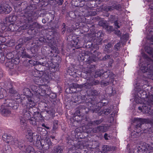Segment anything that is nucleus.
Segmentation results:
<instances>
[{
	"label": "nucleus",
	"mask_w": 153,
	"mask_h": 153,
	"mask_svg": "<svg viewBox=\"0 0 153 153\" xmlns=\"http://www.w3.org/2000/svg\"><path fill=\"white\" fill-rule=\"evenodd\" d=\"M136 151L137 153H147V152L145 150L144 147H143L142 145L135 148L134 149V152H135Z\"/></svg>",
	"instance_id": "6ab92c4d"
},
{
	"label": "nucleus",
	"mask_w": 153,
	"mask_h": 153,
	"mask_svg": "<svg viewBox=\"0 0 153 153\" xmlns=\"http://www.w3.org/2000/svg\"><path fill=\"white\" fill-rule=\"evenodd\" d=\"M111 148L107 145H104L102 147V150L104 152L111 151Z\"/></svg>",
	"instance_id": "58836bf2"
},
{
	"label": "nucleus",
	"mask_w": 153,
	"mask_h": 153,
	"mask_svg": "<svg viewBox=\"0 0 153 153\" xmlns=\"http://www.w3.org/2000/svg\"><path fill=\"white\" fill-rule=\"evenodd\" d=\"M23 92L24 95L27 96L28 95L29 93H30V90L27 88L24 89Z\"/></svg>",
	"instance_id": "5fc2aeb1"
},
{
	"label": "nucleus",
	"mask_w": 153,
	"mask_h": 153,
	"mask_svg": "<svg viewBox=\"0 0 153 153\" xmlns=\"http://www.w3.org/2000/svg\"><path fill=\"white\" fill-rule=\"evenodd\" d=\"M9 92L11 94H14L16 93V91L14 90L12 88H10L9 89Z\"/></svg>",
	"instance_id": "bf43d9fd"
},
{
	"label": "nucleus",
	"mask_w": 153,
	"mask_h": 153,
	"mask_svg": "<svg viewBox=\"0 0 153 153\" xmlns=\"http://www.w3.org/2000/svg\"><path fill=\"white\" fill-rule=\"evenodd\" d=\"M58 121L54 120L53 123V129L54 130H56L58 127Z\"/></svg>",
	"instance_id": "79ce46f5"
},
{
	"label": "nucleus",
	"mask_w": 153,
	"mask_h": 153,
	"mask_svg": "<svg viewBox=\"0 0 153 153\" xmlns=\"http://www.w3.org/2000/svg\"><path fill=\"white\" fill-rule=\"evenodd\" d=\"M33 116L35 118L37 119L39 121L41 120L42 119V117L39 111L37 112Z\"/></svg>",
	"instance_id": "72a5a7b5"
},
{
	"label": "nucleus",
	"mask_w": 153,
	"mask_h": 153,
	"mask_svg": "<svg viewBox=\"0 0 153 153\" xmlns=\"http://www.w3.org/2000/svg\"><path fill=\"white\" fill-rule=\"evenodd\" d=\"M26 120H27L25 119H23L22 118L20 120L21 124L23 125V126H22V127H24V128H26V126H27V124L26 123Z\"/></svg>",
	"instance_id": "c03bdc74"
},
{
	"label": "nucleus",
	"mask_w": 153,
	"mask_h": 153,
	"mask_svg": "<svg viewBox=\"0 0 153 153\" xmlns=\"http://www.w3.org/2000/svg\"><path fill=\"white\" fill-rule=\"evenodd\" d=\"M63 25H64V27L62 28V31L63 33H65V31L66 30V29H68V27L66 26V27H65V24L64 23Z\"/></svg>",
	"instance_id": "69168bd1"
},
{
	"label": "nucleus",
	"mask_w": 153,
	"mask_h": 153,
	"mask_svg": "<svg viewBox=\"0 0 153 153\" xmlns=\"http://www.w3.org/2000/svg\"><path fill=\"white\" fill-rule=\"evenodd\" d=\"M34 138H35V141H36V146L39 148H40V145L41 144V137L38 135L36 133L34 134Z\"/></svg>",
	"instance_id": "4be33fe9"
},
{
	"label": "nucleus",
	"mask_w": 153,
	"mask_h": 153,
	"mask_svg": "<svg viewBox=\"0 0 153 153\" xmlns=\"http://www.w3.org/2000/svg\"><path fill=\"white\" fill-rule=\"evenodd\" d=\"M121 47L120 42H119L115 45L114 47L116 51H117L120 50Z\"/></svg>",
	"instance_id": "37998d69"
},
{
	"label": "nucleus",
	"mask_w": 153,
	"mask_h": 153,
	"mask_svg": "<svg viewBox=\"0 0 153 153\" xmlns=\"http://www.w3.org/2000/svg\"><path fill=\"white\" fill-rule=\"evenodd\" d=\"M110 73V71L108 70L105 72H103V73L102 74V75L104 78H108Z\"/></svg>",
	"instance_id": "8fccbe9b"
},
{
	"label": "nucleus",
	"mask_w": 153,
	"mask_h": 153,
	"mask_svg": "<svg viewBox=\"0 0 153 153\" xmlns=\"http://www.w3.org/2000/svg\"><path fill=\"white\" fill-rule=\"evenodd\" d=\"M12 8L6 4H0V14H8L12 10Z\"/></svg>",
	"instance_id": "1a4fd4ad"
},
{
	"label": "nucleus",
	"mask_w": 153,
	"mask_h": 153,
	"mask_svg": "<svg viewBox=\"0 0 153 153\" xmlns=\"http://www.w3.org/2000/svg\"><path fill=\"white\" fill-rule=\"evenodd\" d=\"M111 57L109 55H106L104 56L102 59L103 60H106L108 59H109L111 58Z\"/></svg>",
	"instance_id": "e2e57ef3"
},
{
	"label": "nucleus",
	"mask_w": 153,
	"mask_h": 153,
	"mask_svg": "<svg viewBox=\"0 0 153 153\" xmlns=\"http://www.w3.org/2000/svg\"><path fill=\"white\" fill-rule=\"evenodd\" d=\"M68 72L71 75H74L76 73V71H75L74 68H71L68 70Z\"/></svg>",
	"instance_id": "a19ab883"
},
{
	"label": "nucleus",
	"mask_w": 153,
	"mask_h": 153,
	"mask_svg": "<svg viewBox=\"0 0 153 153\" xmlns=\"http://www.w3.org/2000/svg\"><path fill=\"white\" fill-rule=\"evenodd\" d=\"M39 149H43L45 150H48L52 147V143L50 139H41V144Z\"/></svg>",
	"instance_id": "0eeeda50"
},
{
	"label": "nucleus",
	"mask_w": 153,
	"mask_h": 153,
	"mask_svg": "<svg viewBox=\"0 0 153 153\" xmlns=\"http://www.w3.org/2000/svg\"><path fill=\"white\" fill-rule=\"evenodd\" d=\"M23 116L24 118L26 120H28L31 118V114L26 108L23 110Z\"/></svg>",
	"instance_id": "f3484780"
},
{
	"label": "nucleus",
	"mask_w": 153,
	"mask_h": 153,
	"mask_svg": "<svg viewBox=\"0 0 153 153\" xmlns=\"http://www.w3.org/2000/svg\"><path fill=\"white\" fill-rule=\"evenodd\" d=\"M87 70H86L85 71L86 73L87 74V76H88V77H90L91 76V73L95 70L94 66V65H91L89 68V69L87 71Z\"/></svg>",
	"instance_id": "393cba45"
},
{
	"label": "nucleus",
	"mask_w": 153,
	"mask_h": 153,
	"mask_svg": "<svg viewBox=\"0 0 153 153\" xmlns=\"http://www.w3.org/2000/svg\"><path fill=\"white\" fill-rule=\"evenodd\" d=\"M33 27L31 28V30H33L34 28L39 29L41 27V26L40 25H39L36 22H34L32 25Z\"/></svg>",
	"instance_id": "e433bc0d"
},
{
	"label": "nucleus",
	"mask_w": 153,
	"mask_h": 153,
	"mask_svg": "<svg viewBox=\"0 0 153 153\" xmlns=\"http://www.w3.org/2000/svg\"><path fill=\"white\" fill-rule=\"evenodd\" d=\"M137 91L138 92L137 93V95L141 98L144 99L147 97L146 95V91L140 88L139 87H137Z\"/></svg>",
	"instance_id": "ddd939ff"
},
{
	"label": "nucleus",
	"mask_w": 153,
	"mask_h": 153,
	"mask_svg": "<svg viewBox=\"0 0 153 153\" xmlns=\"http://www.w3.org/2000/svg\"><path fill=\"white\" fill-rule=\"evenodd\" d=\"M142 145L143 147H144L145 150L147 152V153H152L150 152H149V151L153 150V147H152L146 143H143Z\"/></svg>",
	"instance_id": "412c9836"
},
{
	"label": "nucleus",
	"mask_w": 153,
	"mask_h": 153,
	"mask_svg": "<svg viewBox=\"0 0 153 153\" xmlns=\"http://www.w3.org/2000/svg\"><path fill=\"white\" fill-rule=\"evenodd\" d=\"M63 152V147L57 146H55L51 151V153H62Z\"/></svg>",
	"instance_id": "dca6fc26"
},
{
	"label": "nucleus",
	"mask_w": 153,
	"mask_h": 153,
	"mask_svg": "<svg viewBox=\"0 0 153 153\" xmlns=\"http://www.w3.org/2000/svg\"><path fill=\"white\" fill-rule=\"evenodd\" d=\"M146 103V105L143 106V109L146 111V113L153 115V110L151 108V105H153V95L149 96Z\"/></svg>",
	"instance_id": "39448f33"
},
{
	"label": "nucleus",
	"mask_w": 153,
	"mask_h": 153,
	"mask_svg": "<svg viewBox=\"0 0 153 153\" xmlns=\"http://www.w3.org/2000/svg\"><path fill=\"white\" fill-rule=\"evenodd\" d=\"M113 10L116 9L117 10H119L121 8V6L120 4H117L115 2H114L112 5Z\"/></svg>",
	"instance_id": "4c0bfd02"
},
{
	"label": "nucleus",
	"mask_w": 153,
	"mask_h": 153,
	"mask_svg": "<svg viewBox=\"0 0 153 153\" xmlns=\"http://www.w3.org/2000/svg\"><path fill=\"white\" fill-rule=\"evenodd\" d=\"M3 140L7 143L13 145L18 146L20 150L25 148L23 142L22 140H18L17 138H13L10 135L5 134L2 136Z\"/></svg>",
	"instance_id": "7ed1b4c3"
},
{
	"label": "nucleus",
	"mask_w": 153,
	"mask_h": 153,
	"mask_svg": "<svg viewBox=\"0 0 153 153\" xmlns=\"http://www.w3.org/2000/svg\"><path fill=\"white\" fill-rule=\"evenodd\" d=\"M108 127L104 126H99L92 129L90 128L89 131L91 130L93 133L98 132H106L108 130Z\"/></svg>",
	"instance_id": "f8f14e48"
},
{
	"label": "nucleus",
	"mask_w": 153,
	"mask_h": 153,
	"mask_svg": "<svg viewBox=\"0 0 153 153\" xmlns=\"http://www.w3.org/2000/svg\"><path fill=\"white\" fill-rule=\"evenodd\" d=\"M5 60V56L2 53H0V62L3 63Z\"/></svg>",
	"instance_id": "6e6d98bb"
},
{
	"label": "nucleus",
	"mask_w": 153,
	"mask_h": 153,
	"mask_svg": "<svg viewBox=\"0 0 153 153\" xmlns=\"http://www.w3.org/2000/svg\"><path fill=\"white\" fill-rule=\"evenodd\" d=\"M145 51L150 56H151L152 58L148 57L145 54L143 55V57L147 61L146 64H142L140 67L142 71L146 73L147 77L153 80V59L152 56H153V49L149 47H146L145 48Z\"/></svg>",
	"instance_id": "f257e3e1"
},
{
	"label": "nucleus",
	"mask_w": 153,
	"mask_h": 153,
	"mask_svg": "<svg viewBox=\"0 0 153 153\" xmlns=\"http://www.w3.org/2000/svg\"><path fill=\"white\" fill-rule=\"evenodd\" d=\"M83 57V60L85 62H88V63H90V54L88 55L86 53H85L84 56H82Z\"/></svg>",
	"instance_id": "c756f323"
},
{
	"label": "nucleus",
	"mask_w": 153,
	"mask_h": 153,
	"mask_svg": "<svg viewBox=\"0 0 153 153\" xmlns=\"http://www.w3.org/2000/svg\"><path fill=\"white\" fill-rule=\"evenodd\" d=\"M98 92L96 90H92L91 92V94L92 96H97L98 95Z\"/></svg>",
	"instance_id": "13d9d810"
},
{
	"label": "nucleus",
	"mask_w": 153,
	"mask_h": 153,
	"mask_svg": "<svg viewBox=\"0 0 153 153\" xmlns=\"http://www.w3.org/2000/svg\"><path fill=\"white\" fill-rule=\"evenodd\" d=\"M14 59L8 60L5 63V66L7 67L12 69L14 66Z\"/></svg>",
	"instance_id": "aec40b11"
},
{
	"label": "nucleus",
	"mask_w": 153,
	"mask_h": 153,
	"mask_svg": "<svg viewBox=\"0 0 153 153\" xmlns=\"http://www.w3.org/2000/svg\"><path fill=\"white\" fill-rule=\"evenodd\" d=\"M96 105H94V107L91 108V110L93 111V112L97 113L101 109V107L99 106L100 103L96 102Z\"/></svg>",
	"instance_id": "5701e85b"
},
{
	"label": "nucleus",
	"mask_w": 153,
	"mask_h": 153,
	"mask_svg": "<svg viewBox=\"0 0 153 153\" xmlns=\"http://www.w3.org/2000/svg\"><path fill=\"white\" fill-rule=\"evenodd\" d=\"M114 33L115 34H117L119 36H121V33L120 31L119 30H115Z\"/></svg>",
	"instance_id": "0e129e2a"
},
{
	"label": "nucleus",
	"mask_w": 153,
	"mask_h": 153,
	"mask_svg": "<svg viewBox=\"0 0 153 153\" xmlns=\"http://www.w3.org/2000/svg\"><path fill=\"white\" fill-rule=\"evenodd\" d=\"M92 86L98 85L100 83V82L98 80H96L91 82Z\"/></svg>",
	"instance_id": "052dcab7"
},
{
	"label": "nucleus",
	"mask_w": 153,
	"mask_h": 153,
	"mask_svg": "<svg viewBox=\"0 0 153 153\" xmlns=\"http://www.w3.org/2000/svg\"><path fill=\"white\" fill-rule=\"evenodd\" d=\"M6 90L0 86V99H1L6 97Z\"/></svg>",
	"instance_id": "cd10ccee"
},
{
	"label": "nucleus",
	"mask_w": 153,
	"mask_h": 153,
	"mask_svg": "<svg viewBox=\"0 0 153 153\" xmlns=\"http://www.w3.org/2000/svg\"><path fill=\"white\" fill-rule=\"evenodd\" d=\"M13 96L14 98V100L15 99H19L21 101V100H22L21 99H20V97L19 94L17 92L15 94H13Z\"/></svg>",
	"instance_id": "09e8293b"
},
{
	"label": "nucleus",
	"mask_w": 153,
	"mask_h": 153,
	"mask_svg": "<svg viewBox=\"0 0 153 153\" xmlns=\"http://www.w3.org/2000/svg\"><path fill=\"white\" fill-rule=\"evenodd\" d=\"M106 26L105 29L106 30L108 31V32H111L113 30V27L112 26L107 25Z\"/></svg>",
	"instance_id": "864d4df0"
},
{
	"label": "nucleus",
	"mask_w": 153,
	"mask_h": 153,
	"mask_svg": "<svg viewBox=\"0 0 153 153\" xmlns=\"http://www.w3.org/2000/svg\"><path fill=\"white\" fill-rule=\"evenodd\" d=\"M111 112V110L109 109H104L101 111L100 112H99V115H101L103 114L105 115H108Z\"/></svg>",
	"instance_id": "c85d7f7f"
},
{
	"label": "nucleus",
	"mask_w": 153,
	"mask_h": 153,
	"mask_svg": "<svg viewBox=\"0 0 153 153\" xmlns=\"http://www.w3.org/2000/svg\"><path fill=\"white\" fill-rule=\"evenodd\" d=\"M117 19L115 16L111 15L109 18V21L111 23H114L118 20Z\"/></svg>",
	"instance_id": "c9c22d12"
},
{
	"label": "nucleus",
	"mask_w": 153,
	"mask_h": 153,
	"mask_svg": "<svg viewBox=\"0 0 153 153\" xmlns=\"http://www.w3.org/2000/svg\"><path fill=\"white\" fill-rule=\"evenodd\" d=\"M149 122H151L152 123V126L149 129L148 131L149 133L150 132H153V120L151 121L148 119L134 118V123L136 124L135 127L137 129L139 130H137V131L136 130V132L139 133L141 131L140 128L142 124Z\"/></svg>",
	"instance_id": "20e7f679"
},
{
	"label": "nucleus",
	"mask_w": 153,
	"mask_h": 153,
	"mask_svg": "<svg viewBox=\"0 0 153 153\" xmlns=\"http://www.w3.org/2000/svg\"><path fill=\"white\" fill-rule=\"evenodd\" d=\"M6 57L8 60L13 59V55L11 53H7L6 55Z\"/></svg>",
	"instance_id": "de8ad7c7"
},
{
	"label": "nucleus",
	"mask_w": 153,
	"mask_h": 153,
	"mask_svg": "<svg viewBox=\"0 0 153 153\" xmlns=\"http://www.w3.org/2000/svg\"><path fill=\"white\" fill-rule=\"evenodd\" d=\"M90 63L92 62V61L96 62L98 60L97 56L96 54H90Z\"/></svg>",
	"instance_id": "473e14b6"
},
{
	"label": "nucleus",
	"mask_w": 153,
	"mask_h": 153,
	"mask_svg": "<svg viewBox=\"0 0 153 153\" xmlns=\"http://www.w3.org/2000/svg\"><path fill=\"white\" fill-rule=\"evenodd\" d=\"M27 132L28 134L29 135L30 137L33 136H34V134H36L35 133H33V132L30 129H28L27 131Z\"/></svg>",
	"instance_id": "4d7b16f0"
},
{
	"label": "nucleus",
	"mask_w": 153,
	"mask_h": 153,
	"mask_svg": "<svg viewBox=\"0 0 153 153\" xmlns=\"http://www.w3.org/2000/svg\"><path fill=\"white\" fill-rule=\"evenodd\" d=\"M115 27L117 29L120 27V26L118 25V23L117 22V20L114 23Z\"/></svg>",
	"instance_id": "338daca9"
},
{
	"label": "nucleus",
	"mask_w": 153,
	"mask_h": 153,
	"mask_svg": "<svg viewBox=\"0 0 153 153\" xmlns=\"http://www.w3.org/2000/svg\"><path fill=\"white\" fill-rule=\"evenodd\" d=\"M103 73V71L102 70H97L95 73L94 77L95 78H97L98 77L102 75V74Z\"/></svg>",
	"instance_id": "7c9ffc66"
},
{
	"label": "nucleus",
	"mask_w": 153,
	"mask_h": 153,
	"mask_svg": "<svg viewBox=\"0 0 153 153\" xmlns=\"http://www.w3.org/2000/svg\"><path fill=\"white\" fill-rule=\"evenodd\" d=\"M88 110L89 109L87 108L84 106L80 105L79 106L78 109L74 113V115L75 117L76 116L79 117L84 115L87 114L88 111L87 110Z\"/></svg>",
	"instance_id": "6e6552de"
},
{
	"label": "nucleus",
	"mask_w": 153,
	"mask_h": 153,
	"mask_svg": "<svg viewBox=\"0 0 153 153\" xmlns=\"http://www.w3.org/2000/svg\"><path fill=\"white\" fill-rule=\"evenodd\" d=\"M92 86L91 82H86L84 84L79 85L76 83H73L72 85L70 86V89L72 91H74L73 90H75L77 88H85L87 89H90L91 88Z\"/></svg>",
	"instance_id": "423d86ee"
},
{
	"label": "nucleus",
	"mask_w": 153,
	"mask_h": 153,
	"mask_svg": "<svg viewBox=\"0 0 153 153\" xmlns=\"http://www.w3.org/2000/svg\"><path fill=\"white\" fill-rule=\"evenodd\" d=\"M96 101L95 100H91L90 102L89 101L86 103V105L88 106L87 108L90 111H91V108L94 107V105H96Z\"/></svg>",
	"instance_id": "b1692460"
},
{
	"label": "nucleus",
	"mask_w": 153,
	"mask_h": 153,
	"mask_svg": "<svg viewBox=\"0 0 153 153\" xmlns=\"http://www.w3.org/2000/svg\"><path fill=\"white\" fill-rule=\"evenodd\" d=\"M99 25L100 26L103 27V28H105L106 27L107 24L104 21H100L99 22Z\"/></svg>",
	"instance_id": "a18cd8bd"
},
{
	"label": "nucleus",
	"mask_w": 153,
	"mask_h": 153,
	"mask_svg": "<svg viewBox=\"0 0 153 153\" xmlns=\"http://www.w3.org/2000/svg\"><path fill=\"white\" fill-rule=\"evenodd\" d=\"M33 107H30L29 108H27L28 109V110L29 111V112L32 115H33Z\"/></svg>",
	"instance_id": "680f3d73"
},
{
	"label": "nucleus",
	"mask_w": 153,
	"mask_h": 153,
	"mask_svg": "<svg viewBox=\"0 0 153 153\" xmlns=\"http://www.w3.org/2000/svg\"><path fill=\"white\" fill-rule=\"evenodd\" d=\"M109 82L107 80H102L101 81V84L102 85L106 86L109 84Z\"/></svg>",
	"instance_id": "603ef678"
},
{
	"label": "nucleus",
	"mask_w": 153,
	"mask_h": 153,
	"mask_svg": "<svg viewBox=\"0 0 153 153\" xmlns=\"http://www.w3.org/2000/svg\"><path fill=\"white\" fill-rule=\"evenodd\" d=\"M86 122L85 123V125L88 126L89 127H91L93 126H97L101 123L104 120V119L103 118L98 120H95L94 121H90L88 122V119L86 118L85 120ZM84 122V121H83Z\"/></svg>",
	"instance_id": "9b49d317"
},
{
	"label": "nucleus",
	"mask_w": 153,
	"mask_h": 153,
	"mask_svg": "<svg viewBox=\"0 0 153 153\" xmlns=\"http://www.w3.org/2000/svg\"><path fill=\"white\" fill-rule=\"evenodd\" d=\"M1 114L4 116H8L11 113L10 109L7 107L2 108L1 109Z\"/></svg>",
	"instance_id": "2eb2a0df"
},
{
	"label": "nucleus",
	"mask_w": 153,
	"mask_h": 153,
	"mask_svg": "<svg viewBox=\"0 0 153 153\" xmlns=\"http://www.w3.org/2000/svg\"><path fill=\"white\" fill-rule=\"evenodd\" d=\"M31 88L33 91L34 92L37 93L39 90V87L37 86L33 85L31 86Z\"/></svg>",
	"instance_id": "ea45409f"
},
{
	"label": "nucleus",
	"mask_w": 153,
	"mask_h": 153,
	"mask_svg": "<svg viewBox=\"0 0 153 153\" xmlns=\"http://www.w3.org/2000/svg\"><path fill=\"white\" fill-rule=\"evenodd\" d=\"M4 153H12V150L10 146L8 145L5 146L3 150Z\"/></svg>",
	"instance_id": "2f4dec72"
},
{
	"label": "nucleus",
	"mask_w": 153,
	"mask_h": 153,
	"mask_svg": "<svg viewBox=\"0 0 153 153\" xmlns=\"http://www.w3.org/2000/svg\"><path fill=\"white\" fill-rule=\"evenodd\" d=\"M32 38V37L30 36L25 37L24 39V41L27 42L28 41H30L31 40Z\"/></svg>",
	"instance_id": "774afa93"
},
{
	"label": "nucleus",
	"mask_w": 153,
	"mask_h": 153,
	"mask_svg": "<svg viewBox=\"0 0 153 153\" xmlns=\"http://www.w3.org/2000/svg\"><path fill=\"white\" fill-rule=\"evenodd\" d=\"M104 9L105 10L107 11H111L114 10L113 8L112 5L111 6L104 7Z\"/></svg>",
	"instance_id": "49530a36"
},
{
	"label": "nucleus",
	"mask_w": 153,
	"mask_h": 153,
	"mask_svg": "<svg viewBox=\"0 0 153 153\" xmlns=\"http://www.w3.org/2000/svg\"><path fill=\"white\" fill-rule=\"evenodd\" d=\"M28 120L30 123L34 126L37 125L39 121L37 119H36L34 117L30 118Z\"/></svg>",
	"instance_id": "bb28decb"
},
{
	"label": "nucleus",
	"mask_w": 153,
	"mask_h": 153,
	"mask_svg": "<svg viewBox=\"0 0 153 153\" xmlns=\"http://www.w3.org/2000/svg\"><path fill=\"white\" fill-rule=\"evenodd\" d=\"M114 75L112 72H111L110 71V73L109 74V76H108V78H110L111 79V82L112 83L114 81Z\"/></svg>",
	"instance_id": "3c124183"
},
{
	"label": "nucleus",
	"mask_w": 153,
	"mask_h": 153,
	"mask_svg": "<svg viewBox=\"0 0 153 153\" xmlns=\"http://www.w3.org/2000/svg\"><path fill=\"white\" fill-rule=\"evenodd\" d=\"M24 141L23 142L24 143ZM25 147V148L22 150L23 151H25V153L27 152V153H36L35 151L33 148L32 146L28 145L27 146H25V144L23 143Z\"/></svg>",
	"instance_id": "4468645a"
},
{
	"label": "nucleus",
	"mask_w": 153,
	"mask_h": 153,
	"mask_svg": "<svg viewBox=\"0 0 153 153\" xmlns=\"http://www.w3.org/2000/svg\"><path fill=\"white\" fill-rule=\"evenodd\" d=\"M5 102L4 104H6V106L9 107L11 108H14L15 106L14 100H13L7 99L5 100Z\"/></svg>",
	"instance_id": "a211bd4d"
},
{
	"label": "nucleus",
	"mask_w": 153,
	"mask_h": 153,
	"mask_svg": "<svg viewBox=\"0 0 153 153\" xmlns=\"http://www.w3.org/2000/svg\"><path fill=\"white\" fill-rule=\"evenodd\" d=\"M33 5L27 6L22 12H17V16L12 15L8 18L10 22L15 21L17 19L20 20L21 22H27L33 18Z\"/></svg>",
	"instance_id": "f03ea898"
},
{
	"label": "nucleus",
	"mask_w": 153,
	"mask_h": 153,
	"mask_svg": "<svg viewBox=\"0 0 153 153\" xmlns=\"http://www.w3.org/2000/svg\"><path fill=\"white\" fill-rule=\"evenodd\" d=\"M33 7H34V8H33V13H35V12H34L33 11V10H34V9H35V6L33 5ZM33 18L30 21H28L27 22H22V23H23V24L25 23V24L23 25L22 27V29H23V30L27 29V28H28L29 25L28 24H27V23H28L32 21V20L34 18V16L33 13Z\"/></svg>",
	"instance_id": "a878e982"
},
{
	"label": "nucleus",
	"mask_w": 153,
	"mask_h": 153,
	"mask_svg": "<svg viewBox=\"0 0 153 153\" xmlns=\"http://www.w3.org/2000/svg\"><path fill=\"white\" fill-rule=\"evenodd\" d=\"M28 102H27L26 99L22 100H21L22 105L24 108H26L33 107L35 105V103L31 98H29L28 99Z\"/></svg>",
	"instance_id": "9d476101"
},
{
	"label": "nucleus",
	"mask_w": 153,
	"mask_h": 153,
	"mask_svg": "<svg viewBox=\"0 0 153 153\" xmlns=\"http://www.w3.org/2000/svg\"><path fill=\"white\" fill-rule=\"evenodd\" d=\"M111 46V44L108 43L105 46L104 51H106V53H111V51L110 49Z\"/></svg>",
	"instance_id": "f704fd0d"
}]
</instances>
